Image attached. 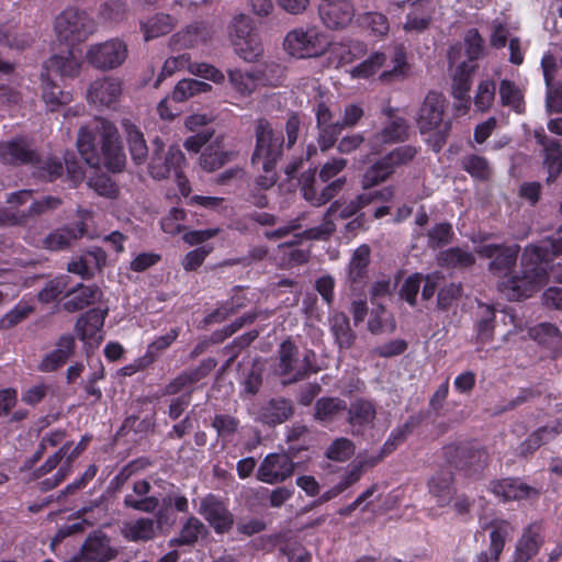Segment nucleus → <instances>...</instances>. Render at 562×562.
<instances>
[{
	"instance_id": "1",
	"label": "nucleus",
	"mask_w": 562,
	"mask_h": 562,
	"mask_svg": "<svg viewBox=\"0 0 562 562\" xmlns=\"http://www.w3.org/2000/svg\"><path fill=\"white\" fill-rule=\"evenodd\" d=\"M524 267L522 277L508 279L503 283V291L510 300L530 296L549 278L562 283V238L528 246L524 251Z\"/></svg>"
},
{
	"instance_id": "2",
	"label": "nucleus",
	"mask_w": 562,
	"mask_h": 562,
	"mask_svg": "<svg viewBox=\"0 0 562 562\" xmlns=\"http://www.w3.org/2000/svg\"><path fill=\"white\" fill-rule=\"evenodd\" d=\"M77 147L82 159L93 168L104 166L111 171H121L125 165L117 128L104 119H94L79 130Z\"/></svg>"
},
{
	"instance_id": "3",
	"label": "nucleus",
	"mask_w": 562,
	"mask_h": 562,
	"mask_svg": "<svg viewBox=\"0 0 562 562\" xmlns=\"http://www.w3.org/2000/svg\"><path fill=\"white\" fill-rule=\"evenodd\" d=\"M153 151L149 157L148 171L154 179L161 180L175 175L180 193L188 196L190 187L188 179L182 172L186 164V157L178 146H170L165 150V144L159 137H155L151 142Z\"/></svg>"
},
{
	"instance_id": "4",
	"label": "nucleus",
	"mask_w": 562,
	"mask_h": 562,
	"mask_svg": "<svg viewBox=\"0 0 562 562\" xmlns=\"http://www.w3.org/2000/svg\"><path fill=\"white\" fill-rule=\"evenodd\" d=\"M446 106L445 97L437 92L426 95L418 116V127L422 134H428L427 143L434 151H439L446 143L450 130L449 121L443 120Z\"/></svg>"
},
{
	"instance_id": "5",
	"label": "nucleus",
	"mask_w": 562,
	"mask_h": 562,
	"mask_svg": "<svg viewBox=\"0 0 562 562\" xmlns=\"http://www.w3.org/2000/svg\"><path fill=\"white\" fill-rule=\"evenodd\" d=\"M97 30L94 20L85 10L67 7L54 19V35L60 44L75 46L87 41Z\"/></svg>"
},
{
	"instance_id": "6",
	"label": "nucleus",
	"mask_w": 562,
	"mask_h": 562,
	"mask_svg": "<svg viewBox=\"0 0 562 562\" xmlns=\"http://www.w3.org/2000/svg\"><path fill=\"white\" fill-rule=\"evenodd\" d=\"M329 47V37L315 25L295 27L283 40L285 53L296 59L318 58Z\"/></svg>"
},
{
	"instance_id": "7",
	"label": "nucleus",
	"mask_w": 562,
	"mask_h": 562,
	"mask_svg": "<svg viewBox=\"0 0 562 562\" xmlns=\"http://www.w3.org/2000/svg\"><path fill=\"white\" fill-rule=\"evenodd\" d=\"M256 147L251 157L252 165L262 170L274 168L281 157L283 137L281 132L274 131L272 125L263 119L255 124Z\"/></svg>"
},
{
	"instance_id": "8",
	"label": "nucleus",
	"mask_w": 562,
	"mask_h": 562,
	"mask_svg": "<svg viewBox=\"0 0 562 562\" xmlns=\"http://www.w3.org/2000/svg\"><path fill=\"white\" fill-rule=\"evenodd\" d=\"M128 56L127 44L121 38H110L88 46L85 58L99 70H113L121 67Z\"/></svg>"
},
{
	"instance_id": "9",
	"label": "nucleus",
	"mask_w": 562,
	"mask_h": 562,
	"mask_svg": "<svg viewBox=\"0 0 562 562\" xmlns=\"http://www.w3.org/2000/svg\"><path fill=\"white\" fill-rule=\"evenodd\" d=\"M476 252L483 257L490 259V271L498 277H503V280L499 282V290L507 296V294L503 291V283L512 278L522 277L524 276V258L521 259L522 270L519 274L509 276L508 272L512 267L515 266L519 247L517 245L514 246H504L496 244H485L480 246L476 249Z\"/></svg>"
},
{
	"instance_id": "10",
	"label": "nucleus",
	"mask_w": 562,
	"mask_h": 562,
	"mask_svg": "<svg viewBox=\"0 0 562 562\" xmlns=\"http://www.w3.org/2000/svg\"><path fill=\"white\" fill-rule=\"evenodd\" d=\"M417 154V149L411 145L395 148L375 164L363 176V187H373L391 177L396 168L407 165Z\"/></svg>"
},
{
	"instance_id": "11",
	"label": "nucleus",
	"mask_w": 562,
	"mask_h": 562,
	"mask_svg": "<svg viewBox=\"0 0 562 562\" xmlns=\"http://www.w3.org/2000/svg\"><path fill=\"white\" fill-rule=\"evenodd\" d=\"M312 351L303 357L299 349L291 341H283L279 349V360L276 366V373L284 378V383H292L303 379L312 370Z\"/></svg>"
},
{
	"instance_id": "12",
	"label": "nucleus",
	"mask_w": 562,
	"mask_h": 562,
	"mask_svg": "<svg viewBox=\"0 0 562 562\" xmlns=\"http://www.w3.org/2000/svg\"><path fill=\"white\" fill-rule=\"evenodd\" d=\"M198 512L216 533H225L233 527L234 516L220 496L207 494L201 499Z\"/></svg>"
},
{
	"instance_id": "13",
	"label": "nucleus",
	"mask_w": 562,
	"mask_h": 562,
	"mask_svg": "<svg viewBox=\"0 0 562 562\" xmlns=\"http://www.w3.org/2000/svg\"><path fill=\"white\" fill-rule=\"evenodd\" d=\"M122 90V81L119 78H97L88 86L87 100L95 106L110 108L119 102Z\"/></svg>"
},
{
	"instance_id": "14",
	"label": "nucleus",
	"mask_w": 562,
	"mask_h": 562,
	"mask_svg": "<svg viewBox=\"0 0 562 562\" xmlns=\"http://www.w3.org/2000/svg\"><path fill=\"white\" fill-rule=\"evenodd\" d=\"M294 462L285 453H270L261 462L257 477L259 481L276 484L293 474Z\"/></svg>"
},
{
	"instance_id": "15",
	"label": "nucleus",
	"mask_w": 562,
	"mask_h": 562,
	"mask_svg": "<svg viewBox=\"0 0 562 562\" xmlns=\"http://www.w3.org/2000/svg\"><path fill=\"white\" fill-rule=\"evenodd\" d=\"M318 12L326 27L338 30L352 21L355 8L349 0H327L319 4Z\"/></svg>"
},
{
	"instance_id": "16",
	"label": "nucleus",
	"mask_w": 562,
	"mask_h": 562,
	"mask_svg": "<svg viewBox=\"0 0 562 562\" xmlns=\"http://www.w3.org/2000/svg\"><path fill=\"white\" fill-rule=\"evenodd\" d=\"M408 137V124L398 116H394L379 132L369 139L372 153H379L385 145L404 142Z\"/></svg>"
},
{
	"instance_id": "17",
	"label": "nucleus",
	"mask_w": 562,
	"mask_h": 562,
	"mask_svg": "<svg viewBox=\"0 0 562 562\" xmlns=\"http://www.w3.org/2000/svg\"><path fill=\"white\" fill-rule=\"evenodd\" d=\"M407 3L414 9L407 13L403 30L409 35H418L429 27L434 9L428 0H408Z\"/></svg>"
},
{
	"instance_id": "18",
	"label": "nucleus",
	"mask_w": 562,
	"mask_h": 562,
	"mask_svg": "<svg viewBox=\"0 0 562 562\" xmlns=\"http://www.w3.org/2000/svg\"><path fill=\"white\" fill-rule=\"evenodd\" d=\"M35 153L23 137L0 143V161L8 165L32 164Z\"/></svg>"
},
{
	"instance_id": "19",
	"label": "nucleus",
	"mask_w": 562,
	"mask_h": 562,
	"mask_svg": "<svg viewBox=\"0 0 562 562\" xmlns=\"http://www.w3.org/2000/svg\"><path fill=\"white\" fill-rule=\"evenodd\" d=\"M117 551L110 543V539L95 532L82 546V555L87 562H108L116 558Z\"/></svg>"
},
{
	"instance_id": "20",
	"label": "nucleus",
	"mask_w": 562,
	"mask_h": 562,
	"mask_svg": "<svg viewBox=\"0 0 562 562\" xmlns=\"http://www.w3.org/2000/svg\"><path fill=\"white\" fill-rule=\"evenodd\" d=\"M82 63L78 59L72 50H68L65 55H53L44 64L42 75L50 77L53 74L60 77L74 78L80 74Z\"/></svg>"
},
{
	"instance_id": "21",
	"label": "nucleus",
	"mask_w": 562,
	"mask_h": 562,
	"mask_svg": "<svg viewBox=\"0 0 562 562\" xmlns=\"http://www.w3.org/2000/svg\"><path fill=\"white\" fill-rule=\"evenodd\" d=\"M101 297L102 292L98 286L78 284L67 292L63 306L68 312H76L99 302Z\"/></svg>"
},
{
	"instance_id": "22",
	"label": "nucleus",
	"mask_w": 562,
	"mask_h": 562,
	"mask_svg": "<svg viewBox=\"0 0 562 562\" xmlns=\"http://www.w3.org/2000/svg\"><path fill=\"white\" fill-rule=\"evenodd\" d=\"M493 493L503 501H519L531 498L538 495L535 487L516 479H504L493 484Z\"/></svg>"
},
{
	"instance_id": "23",
	"label": "nucleus",
	"mask_w": 562,
	"mask_h": 562,
	"mask_svg": "<svg viewBox=\"0 0 562 562\" xmlns=\"http://www.w3.org/2000/svg\"><path fill=\"white\" fill-rule=\"evenodd\" d=\"M452 481V472L449 469L439 471L430 479L429 494L438 506L445 507L452 503L454 494Z\"/></svg>"
},
{
	"instance_id": "24",
	"label": "nucleus",
	"mask_w": 562,
	"mask_h": 562,
	"mask_svg": "<svg viewBox=\"0 0 562 562\" xmlns=\"http://www.w3.org/2000/svg\"><path fill=\"white\" fill-rule=\"evenodd\" d=\"M75 350V339L70 335H65L59 338L56 348L47 353L41 361L40 369L44 372H52L61 367Z\"/></svg>"
},
{
	"instance_id": "25",
	"label": "nucleus",
	"mask_w": 562,
	"mask_h": 562,
	"mask_svg": "<svg viewBox=\"0 0 562 562\" xmlns=\"http://www.w3.org/2000/svg\"><path fill=\"white\" fill-rule=\"evenodd\" d=\"M162 519L161 513L158 515V520L155 521L150 518H139L125 522L122 527L123 536L131 541H147L155 537L159 529Z\"/></svg>"
},
{
	"instance_id": "26",
	"label": "nucleus",
	"mask_w": 562,
	"mask_h": 562,
	"mask_svg": "<svg viewBox=\"0 0 562 562\" xmlns=\"http://www.w3.org/2000/svg\"><path fill=\"white\" fill-rule=\"evenodd\" d=\"M535 137L543 146L544 166L548 170V181H554L562 171V150L554 140H549L543 131L536 132Z\"/></svg>"
},
{
	"instance_id": "27",
	"label": "nucleus",
	"mask_w": 562,
	"mask_h": 562,
	"mask_svg": "<svg viewBox=\"0 0 562 562\" xmlns=\"http://www.w3.org/2000/svg\"><path fill=\"white\" fill-rule=\"evenodd\" d=\"M452 450L454 451V456L450 461L458 468L476 472L487 462V453L483 449L472 450L467 447H450L447 449L446 453L449 454Z\"/></svg>"
},
{
	"instance_id": "28",
	"label": "nucleus",
	"mask_w": 562,
	"mask_h": 562,
	"mask_svg": "<svg viewBox=\"0 0 562 562\" xmlns=\"http://www.w3.org/2000/svg\"><path fill=\"white\" fill-rule=\"evenodd\" d=\"M41 81L42 100L48 111H57L60 106L67 105L72 101V94L69 91L60 89L53 82L50 77L42 75Z\"/></svg>"
},
{
	"instance_id": "29",
	"label": "nucleus",
	"mask_w": 562,
	"mask_h": 562,
	"mask_svg": "<svg viewBox=\"0 0 562 562\" xmlns=\"http://www.w3.org/2000/svg\"><path fill=\"white\" fill-rule=\"evenodd\" d=\"M122 126L125 132L132 159L137 165L144 164L148 158V147L143 133L135 124L127 120L122 122Z\"/></svg>"
},
{
	"instance_id": "30",
	"label": "nucleus",
	"mask_w": 562,
	"mask_h": 562,
	"mask_svg": "<svg viewBox=\"0 0 562 562\" xmlns=\"http://www.w3.org/2000/svg\"><path fill=\"white\" fill-rule=\"evenodd\" d=\"M34 42L33 34L18 25L3 24L0 26V44L15 50H23Z\"/></svg>"
},
{
	"instance_id": "31",
	"label": "nucleus",
	"mask_w": 562,
	"mask_h": 562,
	"mask_svg": "<svg viewBox=\"0 0 562 562\" xmlns=\"http://www.w3.org/2000/svg\"><path fill=\"white\" fill-rule=\"evenodd\" d=\"M304 90L315 103L317 127L334 125L335 122H333V113L328 105L323 101L324 91L322 90L318 81L315 79L306 80L304 83Z\"/></svg>"
},
{
	"instance_id": "32",
	"label": "nucleus",
	"mask_w": 562,
	"mask_h": 562,
	"mask_svg": "<svg viewBox=\"0 0 562 562\" xmlns=\"http://www.w3.org/2000/svg\"><path fill=\"white\" fill-rule=\"evenodd\" d=\"M491 533H490V548L488 551L484 553L485 561L484 562H494L497 561L501 557V553L504 549L506 538L512 531V526L508 521L505 520H494L491 524Z\"/></svg>"
},
{
	"instance_id": "33",
	"label": "nucleus",
	"mask_w": 562,
	"mask_h": 562,
	"mask_svg": "<svg viewBox=\"0 0 562 562\" xmlns=\"http://www.w3.org/2000/svg\"><path fill=\"white\" fill-rule=\"evenodd\" d=\"M542 543L539 529L535 526L528 527L516 546V562H527L535 558Z\"/></svg>"
},
{
	"instance_id": "34",
	"label": "nucleus",
	"mask_w": 562,
	"mask_h": 562,
	"mask_svg": "<svg viewBox=\"0 0 562 562\" xmlns=\"http://www.w3.org/2000/svg\"><path fill=\"white\" fill-rule=\"evenodd\" d=\"M376 416L374 405L366 400L353 402L348 409V423L358 429H363L373 425Z\"/></svg>"
},
{
	"instance_id": "35",
	"label": "nucleus",
	"mask_w": 562,
	"mask_h": 562,
	"mask_svg": "<svg viewBox=\"0 0 562 562\" xmlns=\"http://www.w3.org/2000/svg\"><path fill=\"white\" fill-rule=\"evenodd\" d=\"M227 75L234 91L243 97L251 94L261 79L257 71H243L240 69H228Z\"/></svg>"
},
{
	"instance_id": "36",
	"label": "nucleus",
	"mask_w": 562,
	"mask_h": 562,
	"mask_svg": "<svg viewBox=\"0 0 562 562\" xmlns=\"http://www.w3.org/2000/svg\"><path fill=\"white\" fill-rule=\"evenodd\" d=\"M83 227H63L55 229L54 232L49 233L44 239H43V246L44 248L48 250H64L68 248L74 240L81 237L85 233Z\"/></svg>"
},
{
	"instance_id": "37",
	"label": "nucleus",
	"mask_w": 562,
	"mask_h": 562,
	"mask_svg": "<svg viewBox=\"0 0 562 562\" xmlns=\"http://www.w3.org/2000/svg\"><path fill=\"white\" fill-rule=\"evenodd\" d=\"M293 414L291 402L279 398L271 400L261 411V420L268 425H277L288 420Z\"/></svg>"
},
{
	"instance_id": "38",
	"label": "nucleus",
	"mask_w": 562,
	"mask_h": 562,
	"mask_svg": "<svg viewBox=\"0 0 562 562\" xmlns=\"http://www.w3.org/2000/svg\"><path fill=\"white\" fill-rule=\"evenodd\" d=\"M236 156L233 150L224 149L220 145H211L200 156V166L207 172L215 171Z\"/></svg>"
},
{
	"instance_id": "39",
	"label": "nucleus",
	"mask_w": 562,
	"mask_h": 562,
	"mask_svg": "<svg viewBox=\"0 0 562 562\" xmlns=\"http://www.w3.org/2000/svg\"><path fill=\"white\" fill-rule=\"evenodd\" d=\"M176 20L166 13H157L142 24L146 41L166 35L175 27Z\"/></svg>"
},
{
	"instance_id": "40",
	"label": "nucleus",
	"mask_w": 562,
	"mask_h": 562,
	"mask_svg": "<svg viewBox=\"0 0 562 562\" xmlns=\"http://www.w3.org/2000/svg\"><path fill=\"white\" fill-rule=\"evenodd\" d=\"M474 67L465 61L460 63L452 78V94L456 99L464 101V106L469 104L470 77Z\"/></svg>"
},
{
	"instance_id": "41",
	"label": "nucleus",
	"mask_w": 562,
	"mask_h": 562,
	"mask_svg": "<svg viewBox=\"0 0 562 562\" xmlns=\"http://www.w3.org/2000/svg\"><path fill=\"white\" fill-rule=\"evenodd\" d=\"M369 262L370 247L363 244L353 251L349 262L348 279L351 283H359L364 279Z\"/></svg>"
},
{
	"instance_id": "42",
	"label": "nucleus",
	"mask_w": 562,
	"mask_h": 562,
	"mask_svg": "<svg viewBox=\"0 0 562 562\" xmlns=\"http://www.w3.org/2000/svg\"><path fill=\"white\" fill-rule=\"evenodd\" d=\"M560 429L559 427H542L531 434L517 449V453L527 457L533 453L539 447L553 439Z\"/></svg>"
},
{
	"instance_id": "43",
	"label": "nucleus",
	"mask_w": 562,
	"mask_h": 562,
	"mask_svg": "<svg viewBox=\"0 0 562 562\" xmlns=\"http://www.w3.org/2000/svg\"><path fill=\"white\" fill-rule=\"evenodd\" d=\"M88 440V438L83 437L81 441L74 448L72 445L70 443V448L67 453V460L58 469L53 479H48L42 483L43 490L47 491L54 488L55 486L60 484V482H63L66 476H68L71 470V462L86 449Z\"/></svg>"
},
{
	"instance_id": "44",
	"label": "nucleus",
	"mask_w": 562,
	"mask_h": 562,
	"mask_svg": "<svg viewBox=\"0 0 562 562\" xmlns=\"http://www.w3.org/2000/svg\"><path fill=\"white\" fill-rule=\"evenodd\" d=\"M347 408L345 401L334 397L319 398L315 404L314 417L322 423L334 420Z\"/></svg>"
},
{
	"instance_id": "45",
	"label": "nucleus",
	"mask_w": 562,
	"mask_h": 562,
	"mask_svg": "<svg viewBox=\"0 0 562 562\" xmlns=\"http://www.w3.org/2000/svg\"><path fill=\"white\" fill-rule=\"evenodd\" d=\"M212 86L200 80L195 79H183L180 80L175 87L171 100L175 102H183L191 97H194L200 93H206L211 91Z\"/></svg>"
},
{
	"instance_id": "46",
	"label": "nucleus",
	"mask_w": 562,
	"mask_h": 562,
	"mask_svg": "<svg viewBox=\"0 0 562 562\" xmlns=\"http://www.w3.org/2000/svg\"><path fill=\"white\" fill-rule=\"evenodd\" d=\"M438 263L442 267L457 268L469 267L474 263V255L465 249L454 247L441 251L437 257Z\"/></svg>"
},
{
	"instance_id": "47",
	"label": "nucleus",
	"mask_w": 562,
	"mask_h": 562,
	"mask_svg": "<svg viewBox=\"0 0 562 562\" xmlns=\"http://www.w3.org/2000/svg\"><path fill=\"white\" fill-rule=\"evenodd\" d=\"M330 322L331 333L339 348H349L355 339V334L349 325V318L344 313H336Z\"/></svg>"
},
{
	"instance_id": "48",
	"label": "nucleus",
	"mask_w": 562,
	"mask_h": 562,
	"mask_svg": "<svg viewBox=\"0 0 562 562\" xmlns=\"http://www.w3.org/2000/svg\"><path fill=\"white\" fill-rule=\"evenodd\" d=\"M386 61V55L381 52L371 54L367 59L350 70L352 78L367 79L375 75Z\"/></svg>"
},
{
	"instance_id": "49",
	"label": "nucleus",
	"mask_w": 562,
	"mask_h": 562,
	"mask_svg": "<svg viewBox=\"0 0 562 562\" xmlns=\"http://www.w3.org/2000/svg\"><path fill=\"white\" fill-rule=\"evenodd\" d=\"M328 50L337 59V66H339L349 64L360 57L364 52V46L359 42H350L349 44L330 43Z\"/></svg>"
},
{
	"instance_id": "50",
	"label": "nucleus",
	"mask_w": 562,
	"mask_h": 562,
	"mask_svg": "<svg viewBox=\"0 0 562 562\" xmlns=\"http://www.w3.org/2000/svg\"><path fill=\"white\" fill-rule=\"evenodd\" d=\"M210 30L203 23H194L187 27L186 31L173 35L176 42H180L183 46H195L200 42H206L210 37Z\"/></svg>"
},
{
	"instance_id": "51",
	"label": "nucleus",
	"mask_w": 562,
	"mask_h": 562,
	"mask_svg": "<svg viewBox=\"0 0 562 562\" xmlns=\"http://www.w3.org/2000/svg\"><path fill=\"white\" fill-rule=\"evenodd\" d=\"M233 46L236 54L247 63L257 61L263 53L261 41L257 34H254Z\"/></svg>"
},
{
	"instance_id": "52",
	"label": "nucleus",
	"mask_w": 562,
	"mask_h": 562,
	"mask_svg": "<svg viewBox=\"0 0 562 562\" xmlns=\"http://www.w3.org/2000/svg\"><path fill=\"white\" fill-rule=\"evenodd\" d=\"M356 451L353 442L345 437L336 438L326 449L325 457L335 462L349 460Z\"/></svg>"
},
{
	"instance_id": "53",
	"label": "nucleus",
	"mask_w": 562,
	"mask_h": 562,
	"mask_svg": "<svg viewBox=\"0 0 562 562\" xmlns=\"http://www.w3.org/2000/svg\"><path fill=\"white\" fill-rule=\"evenodd\" d=\"M34 168V173L43 179H47L49 181L55 180L60 177L63 173V165L56 158L46 157L40 159L35 155V159L31 164Z\"/></svg>"
},
{
	"instance_id": "54",
	"label": "nucleus",
	"mask_w": 562,
	"mask_h": 562,
	"mask_svg": "<svg viewBox=\"0 0 562 562\" xmlns=\"http://www.w3.org/2000/svg\"><path fill=\"white\" fill-rule=\"evenodd\" d=\"M499 98L503 105L510 106L516 112L522 111V92L514 82L506 79L501 81Z\"/></svg>"
},
{
	"instance_id": "55",
	"label": "nucleus",
	"mask_w": 562,
	"mask_h": 562,
	"mask_svg": "<svg viewBox=\"0 0 562 562\" xmlns=\"http://www.w3.org/2000/svg\"><path fill=\"white\" fill-rule=\"evenodd\" d=\"M529 335L539 344L550 347L558 346L562 339L559 328L549 323H542L530 328Z\"/></svg>"
},
{
	"instance_id": "56",
	"label": "nucleus",
	"mask_w": 562,
	"mask_h": 562,
	"mask_svg": "<svg viewBox=\"0 0 562 562\" xmlns=\"http://www.w3.org/2000/svg\"><path fill=\"white\" fill-rule=\"evenodd\" d=\"M229 40L232 45L245 41V38L256 34L252 30L251 19L245 14L236 15L228 26Z\"/></svg>"
},
{
	"instance_id": "57",
	"label": "nucleus",
	"mask_w": 562,
	"mask_h": 562,
	"mask_svg": "<svg viewBox=\"0 0 562 562\" xmlns=\"http://www.w3.org/2000/svg\"><path fill=\"white\" fill-rule=\"evenodd\" d=\"M462 167L472 177L486 180L492 175V168L486 158L477 155H469L462 159Z\"/></svg>"
},
{
	"instance_id": "58",
	"label": "nucleus",
	"mask_w": 562,
	"mask_h": 562,
	"mask_svg": "<svg viewBox=\"0 0 562 562\" xmlns=\"http://www.w3.org/2000/svg\"><path fill=\"white\" fill-rule=\"evenodd\" d=\"M392 68L390 70H384L380 79L387 81L395 78H403L408 69V65L406 63V53L403 46L395 47L393 57H392Z\"/></svg>"
},
{
	"instance_id": "59",
	"label": "nucleus",
	"mask_w": 562,
	"mask_h": 562,
	"mask_svg": "<svg viewBox=\"0 0 562 562\" xmlns=\"http://www.w3.org/2000/svg\"><path fill=\"white\" fill-rule=\"evenodd\" d=\"M190 66V55L189 54H180L178 56L169 57L165 60L161 71L155 82V87H158L161 81L172 76L175 72L189 69Z\"/></svg>"
},
{
	"instance_id": "60",
	"label": "nucleus",
	"mask_w": 562,
	"mask_h": 562,
	"mask_svg": "<svg viewBox=\"0 0 562 562\" xmlns=\"http://www.w3.org/2000/svg\"><path fill=\"white\" fill-rule=\"evenodd\" d=\"M496 86L492 80H484L477 86L476 93L474 95L475 106L484 112L491 108L495 99Z\"/></svg>"
},
{
	"instance_id": "61",
	"label": "nucleus",
	"mask_w": 562,
	"mask_h": 562,
	"mask_svg": "<svg viewBox=\"0 0 562 562\" xmlns=\"http://www.w3.org/2000/svg\"><path fill=\"white\" fill-rule=\"evenodd\" d=\"M200 378L201 375L199 370L182 372L166 385L165 394L173 395L181 392L182 390H187L196 383Z\"/></svg>"
},
{
	"instance_id": "62",
	"label": "nucleus",
	"mask_w": 562,
	"mask_h": 562,
	"mask_svg": "<svg viewBox=\"0 0 562 562\" xmlns=\"http://www.w3.org/2000/svg\"><path fill=\"white\" fill-rule=\"evenodd\" d=\"M481 319L477 323V341L480 344L488 342L494 333L493 319L494 311L490 306H481Z\"/></svg>"
},
{
	"instance_id": "63",
	"label": "nucleus",
	"mask_w": 562,
	"mask_h": 562,
	"mask_svg": "<svg viewBox=\"0 0 562 562\" xmlns=\"http://www.w3.org/2000/svg\"><path fill=\"white\" fill-rule=\"evenodd\" d=\"M178 336L179 329L171 328L166 335L157 337L151 344H149L144 356L150 359V363H154L159 353L166 350L177 339Z\"/></svg>"
},
{
	"instance_id": "64",
	"label": "nucleus",
	"mask_w": 562,
	"mask_h": 562,
	"mask_svg": "<svg viewBox=\"0 0 562 562\" xmlns=\"http://www.w3.org/2000/svg\"><path fill=\"white\" fill-rule=\"evenodd\" d=\"M68 285V276H60L49 280L38 293V300L49 303L55 300Z\"/></svg>"
}]
</instances>
